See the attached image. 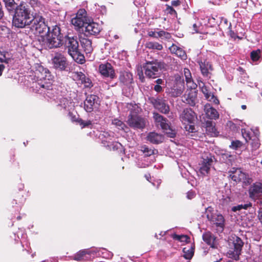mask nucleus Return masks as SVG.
Returning a JSON list of instances; mask_svg holds the SVG:
<instances>
[{"label": "nucleus", "instance_id": "f257e3e1", "mask_svg": "<svg viewBox=\"0 0 262 262\" xmlns=\"http://www.w3.org/2000/svg\"><path fill=\"white\" fill-rule=\"evenodd\" d=\"M32 17L28 6L21 3L15 9L13 17V25L17 28H23L30 25Z\"/></svg>", "mask_w": 262, "mask_h": 262}, {"label": "nucleus", "instance_id": "f03ea898", "mask_svg": "<svg viewBox=\"0 0 262 262\" xmlns=\"http://www.w3.org/2000/svg\"><path fill=\"white\" fill-rule=\"evenodd\" d=\"M42 40L44 45L51 49L59 47L62 43V35L60 28L57 26L53 27L51 32L42 35Z\"/></svg>", "mask_w": 262, "mask_h": 262}, {"label": "nucleus", "instance_id": "7ed1b4c3", "mask_svg": "<svg viewBox=\"0 0 262 262\" xmlns=\"http://www.w3.org/2000/svg\"><path fill=\"white\" fill-rule=\"evenodd\" d=\"M127 107L130 110V114L127 121L128 125L134 128H144L145 125V121L144 119L137 115L140 111L138 105L128 104Z\"/></svg>", "mask_w": 262, "mask_h": 262}, {"label": "nucleus", "instance_id": "20e7f679", "mask_svg": "<svg viewBox=\"0 0 262 262\" xmlns=\"http://www.w3.org/2000/svg\"><path fill=\"white\" fill-rule=\"evenodd\" d=\"M243 245L244 243L239 237L235 235H231L228 239L229 250L227 253L228 257L238 260Z\"/></svg>", "mask_w": 262, "mask_h": 262}, {"label": "nucleus", "instance_id": "39448f33", "mask_svg": "<svg viewBox=\"0 0 262 262\" xmlns=\"http://www.w3.org/2000/svg\"><path fill=\"white\" fill-rule=\"evenodd\" d=\"M35 75L39 81H40L38 84L41 88L47 90L51 89L54 77L51 74L48 69L42 66H38Z\"/></svg>", "mask_w": 262, "mask_h": 262}, {"label": "nucleus", "instance_id": "423d86ee", "mask_svg": "<svg viewBox=\"0 0 262 262\" xmlns=\"http://www.w3.org/2000/svg\"><path fill=\"white\" fill-rule=\"evenodd\" d=\"M30 29L35 34H39L42 38V35L48 33L49 27L45 23V18L40 15H35L30 23Z\"/></svg>", "mask_w": 262, "mask_h": 262}, {"label": "nucleus", "instance_id": "0eeeda50", "mask_svg": "<svg viewBox=\"0 0 262 262\" xmlns=\"http://www.w3.org/2000/svg\"><path fill=\"white\" fill-rule=\"evenodd\" d=\"M165 64L161 62H147L143 66L145 74L149 78L157 77L159 70L165 68Z\"/></svg>", "mask_w": 262, "mask_h": 262}, {"label": "nucleus", "instance_id": "6e6552de", "mask_svg": "<svg viewBox=\"0 0 262 262\" xmlns=\"http://www.w3.org/2000/svg\"><path fill=\"white\" fill-rule=\"evenodd\" d=\"M201 163L200 164V172L204 176L207 175L214 162V157L211 154L204 151L202 155Z\"/></svg>", "mask_w": 262, "mask_h": 262}, {"label": "nucleus", "instance_id": "1a4fd4ad", "mask_svg": "<svg viewBox=\"0 0 262 262\" xmlns=\"http://www.w3.org/2000/svg\"><path fill=\"white\" fill-rule=\"evenodd\" d=\"M154 118L158 126H160L167 136L170 138L175 137L176 133L170 127L168 121L158 113H154Z\"/></svg>", "mask_w": 262, "mask_h": 262}, {"label": "nucleus", "instance_id": "9d476101", "mask_svg": "<svg viewBox=\"0 0 262 262\" xmlns=\"http://www.w3.org/2000/svg\"><path fill=\"white\" fill-rule=\"evenodd\" d=\"M89 18L87 16L86 11L83 9H79L75 17L71 20V23L76 29H79L85 26Z\"/></svg>", "mask_w": 262, "mask_h": 262}, {"label": "nucleus", "instance_id": "9b49d317", "mask_svg": "<svg viewBox=\"0 0 262 262\" xmlns=\"http://www.w3.org/2000/svg\"><path fill=\"white\" fill-rule=\"evenodd\" d=\"M53 68L57 70L64 71L66 70L68 63L67 58L61 53H57L52 59Z\"/></svg>", "mask_w": 262, "mask_h": 262}, {"label": "nucleus", "instance_id": "f8f14e48", "mask_svg": "<svg viewBox=\"0 0 262 262\" xmlns=\"http://www.w3.org/2000/svg\"><path fill=\"white\" fill-rule=\"evenodd\" d=\"M230 177L235 182H243L245 183H249L250 179L248 176L243 172L241 169L233 167L229 171Z\"/></svg>", "mask_w": 262, "mask_h": 262}, {"label": "nucleus", "instance_id": "ddd939ff", "mask_svg": "<svg viewBox=\"0 0 262 262\" xmlns=\"http://www.w3.org/2000/svg\"><path fill=\"white\" fill-rule=\"evenodd\" d=\"M100 103L99 98L95 95H88L84 102V108L87 112H92Z\"/></svg>", "mask_w": 262, "mask_h": 262}, {"label": "nucleus", "instance_id": "4468645a", "mask_svg": "<svg viewBox=\"0 0 262 262\" xmlns=\"http://www.w3.org/2000/svg\"><path fill=\"white\" fill-rule=\"evenodd\" d=\"M212 208L209 207L206 209L207 217L211 222L217 226L223 227L224 223V219L223 215L219 213H213Z\"/></svg>", "mask_w": 262, "mask_h": 262}, {"label": "nucleus", "instance_id": "2eb2a0df", "mask_svg": "<svg viewBox=\"0 0 262 262\" xmlns=\"http://www.w3.org/2000/svg\"><path fill=\"white\" fill-rule=\"evenodd\" d=\"M65 46L69 55L72 54L74 55V53H76L79 50V43L76 37H67L65 40Z\"/></svg>", "mask_w": 262, "mask_h": 262}, {"label": "nucleus", "instance_id": "dca6fc26", "mask_svg": "<svg viewBox=\"0 0 262 262\" xmlns=\"http://www.w3.org/2000/svg\"><path fill=\"white\" fill-rule=\"evenodd\" d=\"M195 114L190 108L184 110L181 114L180 118L183 124H193L195 118Z\"/></svg>", "mask_w": 262, "mask_h": 262}, {"label": "nucleus", "instance_id": "f3484780", "mask_svg": "<svg viewBox=\"0 0 262 262\" xmlns=\"http://www.w3.org/2000/svg\"><path fill=\"white\" fill-rule=\"evenodd\" d=\"M99 71L100 73L104 77L113 79L115 76L113 67L108 62L101 64L99 67Z\"/></svg>", "mask_w": 262, "mask_h": 262}, {"label": "nucleus", "instance_id": "a211bd4d", "mask_svg": "<svg viewBox=\"0 0 262 262\" xmlns=\"http://www.w3.org/2000/svg\"><path fill=\"white\" fill-rule=\"evenodd\" d=\"M250 197L253 199H262V184L255 183L249 189Z\"/></svg>", "mask_w": 262, "mask_h": 262}, {"label": "nucleus", "instance_id": "6ab92c4d", "mask_svg": "<svg viewBox=\"0 0 262 262\" xmlns=\"http://www.w3.org/2000/svg\"><path fill=\"white\" fill-rule=\"evenodd\" d=\"M84 27L85 28L84 31L90 35L97 34L101 30V27L99 24L94 23L90 18Z\"/></svg>", "mask_w": 262, "mask_h": 262}, {"label": "nucleus", "instance_id": "aec40b11", "mask_svg": "<svg viewBox=\"0 0 262 262\" xmlns=\"http://www.w3.org/2000/svg\"><path fill=\"white\" fill-rule=\"evenodd\" d=\"M204 111L206 116L211 119H216L219 117L217 111L212 107L210 104H206L204 106Z\"/></svg>", "mask_w": 262, "mask_h": 262}, {"label": "nucleus", "instance_id": "412c9836", "mask_svg": "<svg viewBox=\"0 0 262 262\" xmlns=\"http://www.w3.org/2000/svg\"><path fill=\"white\" fill-rule=\"evenodd\" d=\"M155 107L162 113L166 114L169 111V106L162 99H157L154 102Z\"/></svg>", "mask_w": 262, "mask_h": 262}, {"label": "nucleus", "instance_id": "4be33fe9", "mask_svg": "<svg viewBox=\"0 0 262 262\" xmlns=\"http://www.w3.org/2000/svg\"><path fill=\"white\" fill-rule=\"evenodd\" d=\"M242 133L243 137L247 142L248 140H252V138H254L255 137H259V132L257 128L251 129L250 130L242 129Z\"/></svg>", "mask_w": 262, "mask_h": 262}, {"label": "nucleus", "instance_id": "5701e85b", "mask_svg": "<svg viewBox=\"0 0 262 262\" xmlns=\"http://www.w3.org/2000/svg\"><path fill=\"white\" fill-rule=\"evenodd\" d=\"M184 102L193 106L194 105L196 99V93L194 90H190L184 95Z\"/></svg>", "mask_w": 262, "mask_h": 262}, {"label": "nucleus", "instance_id": "b1692460", "mask_svg": "<svg viewBox=\"0 0 262 262\" xmlns=\"http://www.w3.org/2000/svg\"><path fill=\"white\" fill-rule=\"evenodd\" d=\"M202 91L207 100L212 101L215 104H219V100L214 97V95L210 91L206 85L202 86Z\"/></svg>", "mask_w": 262, "mask_h": 262}, {"label": "nucleus", "instance_id": "393cba45", "mask_svg": "<svg viewBox=\"0 0 262 262\" xmlns=\"http://www.w3.org/2000/svg\"><path fill=\"white\" fill-rule=\"evenodd\" d=\"M169 49L171 53L176 54L182 59H186L187 55L185 52L176 45L173 44L169 48Z\"/></svg>", "mask_w": 262, "mask_h": 262}, {"label": "nucleus", "instance_id": "a878e982", "mask_svg": "<svg viewBox=\"0 0 262 262\" xmlns=\"http://www.w3.org/2000/svg\"><path fill=\"white\" fill-rule=\"evenodd\" d=\"M147 139L152 143L158 144L163 141L164 138L161 134L151 132L148 135Z\"/></svg>", "mask_w": 262, "mask_h": 262}, {"label": "nucleus", "instance_id": "bb28decb", "mask_svg": "<svg viewBox=\"0 0 262 262\" xmlns=\"http://www.w3.org/2000/svg\"><path fill=\"white\" fill-rule=\"evenodd\" d=\"M92 253V251L89 249H84L79 251L75 254L74 259L78 261L85 260L87 258L86 255H91Z\"/></svg>", "mask_w": 262, "mask_h": 262}, {"label": "nucleus", "instance_id": "cd10ccee", "mask_svg": "<svg viewBox=\"0 0 262 262\" xmlns=\"http://www.w3.org/2000/svg\"><path fill=\"white\" fill-rule=\"evenodd\" d=\"M80 42L86 53H90L92 52L93 47L91 40L83 38L80 40Z\"/></svg>", "mask_w": 262, "mask_h": 262}, {"label": "nucleus", "instance_id": "c85d7f7f", "mask_svg": "<svg viewBox=\"0 0 262 262\" xmlns=\"http://www.w3.org/2000/svg\"><path fill=\"white\" fill-rule=\"evenodd\" d=\"M120 81L125 84H130L133 81V75L130 73L124 72L121 73L120 76Z\"/></svg>", "mask_w": 262, "mask_h": 262}, {"label": "nucleus", "instance_id": "c756f323", "mask_svg": "<svg viewBox=\"0 0 262 262\" xmlns=\"http://www.w3.org/2000/svg\"><path fill=\"white\" fill-rule=\"evenodd\" d=\"M206 133L211 136L217 135V132H216L215 126L211 121H207L206 122Z\"/></svg>", "mask_w": 262, "mask_h": 262}, {"label": "nucleus", "instance_id": "7c9ffc66", "mask_svg": "<svg viewBox=\"0 0 262 262\" xmlns=\"http://www.w3.org/2000/svg\"><path fill=\"white\" fill-rule=\"evenodd\" d=\"M194 246L191 245L183 248L184 257L187 259H190L194 254Z\"/></svg>", "mask_w": 262, "mask_h": 262}, {"label": "nucleus", "instance_id": "2f4dec72", "mask_svg": "<svg viewBox=\"0 0 262 262\" xmlns=\"http://www.w3.org/2000/svg\"><path fill=\"white\" fill-rule=\"evenodd\" d=\"M200 66L201 72L205 76H208L209 72L212 70L211 66L208 62H201Z\"/></svg>", "mask_w": 262, "mask_h": 262}, {"label": "nucleus", "instance_id": "473e14b6", "mask_svg": "<svg viewBox=\"0 0 262 262\" xmlns=\"http://www.w3.org/2000/svg\"><path fill=\"white\" fill-rule=\"evenodd\" d=\"M203 238L204 241L208 245H210L211 247H213V245L215 238L210 232H206L203 234Z\"/></svg>", "mask_w": 262, "mask_h": 262}, {"label": "nucleus", "instance_id": "72a5a7b5", "mask_svg": "<svg viewBox=\"0 0 262 262\" xmlns=\"http://www.w3.org/2000/svg\"><path fill=\"white\" fill-rule=\"evenodd\" d=\"M70 55L78 63L82 64L85 61L84 56L79 52V50L76 52V53H74V55L72 54Z\"/></svg>", "mask_w": 262, "mask_h": 262}, {"label": "nucleus", "instance_id": "f704fd0d", "mask_svg": "<svg viewBox=\"0 0 262 262\" xmlns=\"http://www.w3.org/2000/svg\"><path fill=\"white\" fill-rule=\"evenodd\" d=\"M145 46L148 49L157 50L158 51L162 50L163 49L162 45L157 42H146Z\"/></svg>", "mask_w": 262, "mask_h": 262}, {"label": "nucleus", "instance_id": "c9c22d12", "mask_svg": "<svg viewBox=\"0 0 262 262\" xmlns=\"http://www.w3.org/2000/svg\"><path fill=\"white\" fill-rule=\"evenodd\" d=\"M184 75L185 77V80L187 84H190V86L192 87L193 85V82L192 80V77L191 73L189 69L185 68L184 69Z\"/></svg>", "mask_w": 262, "mask_h": 262}, {"label": "nucleus", "instance_id": "e433bc0d", "mask_svg": "<svg viewBox=\"0 0 262 262\" xmlns=\"http://www.w3.org/2000/svg\"><path fill=\"white\" fill-rule=\"evenodd\" d=\"M112 124L118 128V129L120 130H125V128H126L125 124L122 121L118 119H114L113 120Z\"/></svg>", "mask_w": 262, "mask_h": 262}, {"label": "nucleus", "instance_id": "4c0bfd02", "mask_svg": "<svg viewBox=\"0 0 262 262\" xmlns=\"http://www.w3.org/2000/svg\"><path fill=\"white\" fill-rule=\"evenodd\" d=\"M251 145L252 150H256L258 149L260 145L259 137H254L252 138Z\"/></svg>", "mask_w": 262, "mask_h": 262}, {"label": "nucleus", "instance_id": "58836bf2", "mask_svg": "<svg viewBox=\"0 0 262 262\" xmlns=\"http://www.w3.org/2000/svg\"><path fill=\"white\" fill-rule=\"evenodd\" d=\"M172 237L173 239L179 241L181 242L187 243L188 242V240L189 238L187 235H177L174 234L172 235Z\"/></svg>", "mask_w": 262, "mask_h": 262}, {"label": "nucleus", "instance_id": "ea45409f", "mask_svg": "<svg viewBox=\"0 0 262 262\" xmlns=\"http://www.w3.org/2000/svg\"><path fill=\"white\" fill-rule=\"evenodd\" d=\"M251 206V203L245 204H241L238 205L237 206H234L232 208V210L234 212H236L237 211H239L242 209H247L248 208Z\"/></svg>", "mask_w": 262, "mask_h": 262}, {"label": "nucleus", "instance_id": "a19ab883", "mask_svg": "<svg viewBox=\"0 0 262 262\" xmlns=\"http://www.w3.org/2000/svg\"><path fill=\"white\" fill-rule=\"evenodd\" d=\"M9 11H12L15 7L14 0H3Z\"/></svg>", "mask_w": 262, "mask_h": 262}, {"label": "nucleus", "instance_id": "79ce46f5", "mask_svg": "<svg viewBox=\"0 0 262 262\" xmlns=\"http://www.w3.org/2000/svg\"><path fill=\"white\" fill-rule=\"evenodd\" d=\"M85 75L81 72H75L73 73V78L76 80H79L81 82L84 80Z\"/></svg>", "mask_w": 262, "mask_h": 262}, {"label": "nucleus", "instance_id": "37998d69", "mask_svg": "<svg viewBox=\"0 0 262 262\" xmlns=\"http://www.w3.org/2000/svg\"><path fill=\"white\" fill-rule=\"evenodd\" d=\"M243 146V143L239 140L233 141L231 142L230 147L233 149L237 150Z\"/></svg>", "mask_w": 262, "mask_h": 262}, {"label": "nucleus", "instance_id": "c03bdc74", "mask_svg": "<svg viewBox=\"0 0 262 262\" xmlns=\"http://www.w3.org/2000/svg\"><path fill=\"white\" fill-rule=\"evenodd\" d=\"M260 51L259 50L253 51L251 53V58L253 61H257L260 57Z\"/></svg>", "mask_w": 262, "mask_h": 262}, {"label": "nucleus", "instance_id": "a18cd8bd", "mask_svg": "<svg viewBox=\"0 0 262 262\" xmlns=\"http://www.w3.org/2000/svg\"><path fill=\"white\" fill-rule=\"evenodd\" d=\"M157 33V38L158 37H164L165 38H169L170 37V35L169 33L165 32L163 30H160L159 31L156 32Z\"/></svg>", "mask_w": 262, "mask_h": 262}, {"label": "nucleus", "instance_id": "49530a36", "mask_svg": "<svg viewBox=\"0 0 262 262\" xmlns=\"http://www.w3.org/2000/svg\"><path fill=\"white\" fill-rule=\"evenodd\" d=\"M142 150L145 154V155L146 156H150L152 155H154L155 151V150L150 148H148L146 146H143L142 147Z\"/></svg>", "mask_w": 262, "mask_h": 262}, {"label": "nucleus", "instance_id": "de8ad7c7", "mask_svg": "<svg viewBox=\"0 0 262 262\" xmlns=\"http://www.w3.org/2000/svg\"><path fill=\"white\" fill-rule=\"evenodd\" d=\"M6 52L0 51V62L8 63L10 59L6 56Z\"/></svg>", "mask_w": 262, "mask_h": 262}, {"label": "nucleus", "instance_id": "09e8293b", "mask_svg": "<svg viewBox=\"0 0 262 262\" xmlns=\"http://www.w3.org/2000/svg\"><path fill=\"white\" fill-rule=\"evenodd\" d=\"M76 121L79 124V125L81 126L82 128H83L85 126H88L91 124L90 121L88 120L86 121H84L81 119H78L76 120Z\"/></svg>", "mask_w": 262, "mask_h": 262}, {"label": "nucleus", "instance_id": "8fccbe9b", "mask_svg": "<svg viewBox=\"0 0 262 262\" xmlns=\"http://www.w3.org/2000/svg\"><path fill=\"white\" fill-rule=\"evenodd\" d=\"M81 83L83 84L85 87L90 88L92 86V83L91 80L86 76L85 77L84 80H82Z\"/></svg>", "mask_w": 262, "mask_h": 262}, {"label": "nucleus", "instance_id": "3c124183", "mask_svg": "<svg viewBox=\"0 0 262 262\" xmlns=\"http://www.w3.org/2000/svg\"><path fill=\"white\" fill-rule=\"evenodd\" d=\"M185 125V129L190 133H193L195 131V127L192 124H184Z\"/></svg>", "mask_w": 262, "mask_h": 262}, {"label": "nucleus", "instance_id": "603ef678", "mask_svg": "<svg viewBox=\"0 0 262 262\" xmlns=\"http://www.w3.org/2000/svg\"><path fill=\"white\" fill-rule=\"evenodd\" d=\"M138 75L139 76V78L141 82H143L144 80V77L143 75V73L141 68L138 69Z\"/></svg>", "mask_w": 262, "mask_h": 262}, {"label": "nucleus", "instance_id": "864d4df0", "mask_svg": "<svg viewBox=\"0 0 262 262\" xmlns=\"http://www.w3.org/2000/svg\"><path fill=\"white\" fill-rule=\"evenodd\" d=\"M195 195V194L194 192L189 191L187 193V197L189 199H191L194 197Z\"/></svg>", "mask_w": 262, "mask_h": 262}, {"label": "nucleus", "instance_id": "5fc2aeb1", "mask_svg": "<svg viewBox=\"0 0 262 262\" xmlns=\"http://www.w3.org/2000/svg\"><path fill=\"white\" fill-rule=\"evenodd\" d=\"M162 90V87L160 85L156 84L154 86V90L157 92H160Z\"/></svg>", "mask_w": 262, "mask_h": 262}, {"label": "nucleus", "instance_id": "6e6d98bb", "mask_svg": "<svg viewBox=\"0 0 262 262\" xmlns=\"http://www.w3.org/2000/svg\"><path fill=\"white\" fill-rule=\"evenodd\" d=\"M167 10L171 14H176V11L173 9L172 7L168 6L167 7Z\"/></svg>", "mask_w": 262, "mask_h": 262}, {"label": "nucleus", "instance_id": "4d7b16f0", "mask_svg": "<svg viewBox=\"0 0 262 262\" xmlns=\"http://www.w3.org/2000/svg\"><path fill=\"white\" fill-rule=\"evenodd\" d=\"M148 35L150 37L157 38V33L156 31H149L148 32Z\"/></svg>", "mask_w": 262, "mask_h": 262}, {"label": "nucleus", "instance_id": "13d9d810", "mask_svg": "<svg viewBox=\"0 0 262 262\" xmlns=\"http://www.w3.org/2000/svg\"><path fill=\"white\" fill-rule=\"evenodd\" d=\"M171 4L172 6H177L180 4V2L179 0L173 1L171 2Z\"/></svg>", "mask_w": 262, "mask_h": 262}, {"label": "nucleus", "instance_id": "bf43d9fd", "mask_svg": "<svg viewBox=\"0 0 262 262\" xmlns=\"http://www.w3.org/2000/svg\"><path fill=\"white\" fill-rule=\"evenodd\" d=\"M258 219L262 224V209H261L258 212Z\"/></svg>", "mask_w": 262, "mask_h": 262}, {"label": "nucleus", "instance_id": "052dcab7", "mask_svg": "<svg viewBox=\"0 0 262 262\" xmlns=\"http://www.w3.org/2000/svg\"><path fill=\"white\" fill-rule=\"evenodd\" d=\"M156 83H157V84L158 85H160V84H162L163 83V80L162 79H158L156 81Z\"/></svg>", "mask_w": 262, "mask_h": 262}, {"label": "nucleus", "instance_id": "680f3d73", "mask_svg": "<svg viewBox=\"0 0 262 262\" xmlns=\"http://www.w3.org/2000/svg\"><path fill=\"white\" fill-rule=\"evenodd\" d=\"M5 68V66L3 64H0V76L2 75V72Z\"/></svg>", "mask_w": 262, "mask_h": 262}, {"label": "nucleus", "instance_id": "e2e57ef3", "mask_svg": "<svg viewBox=\"0 0 262 262\" xmlns=\"http://www.w3.org/2000/svg\"><path fill=\"white\" fill-rule=\"evenodd\" d=\"M30 4L33 5L35 4H36V0H31L30 2Z\"/></svg>", "mask_w": 262, "mask_h": 262}, {"label": "nucleus", "instance_id": "0e129e2a", "mask_svg": "<svg viewBox=\"0 0 262 262\" xmlns=\"http://www.w3.org/2000/svg\"><path fill=\"white\" fill-rule=\"evenodd\" d=\"M182 93V90H179L178 91V92H177V96H179V95H181Z\"/></svg>", "mask_w": 262, "mask_h": 262}, {"label": "nucleus", "instance_id": "69168bd1", "mask_svg": "<svg viewBox=\"0 0 262 262\" xmlns=\"http://www.w3.org/2000/svg\"><path fill=\"white\" fill-rule=\"evenodd\" d=\"M243 110H245L246 108V105H242V106H241Z\"/></svg>", "mask_w": 262, "mask_h": 262}, {"label": "nucleus", "instance_id": "338daca9", "mask_svg": "<svg viewBox=\"0 0 262 262\" xmlns=\"http://www.w3.org/2000/svg\"><path fill=\"white\" fill-rule=\"evenodd\" d=\"M261 200H262V199H261ZM260 204L262 205V200L260 201Z\"/></svg>", "mask_w": 262, "mask_h": 262}, {"label": "nucleus", "instance_id": "774afa93", "mask_svg": "<svg viewBox=\"0 0 262 262\" xmlns=\"http://www.w3.org/2000/svg\"><path fill=\"white\" fill-rule=\"evenodd\" d=\"M196 25H195V24H194V25H193V28L196 27Z\"/></svg>", "mask_w": 262, "mask_h": 262}]
</instances>
